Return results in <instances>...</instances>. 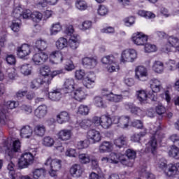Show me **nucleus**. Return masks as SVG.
I'll list each match as a JSON object with an SVG mask.
<instances>
[{"mask_svg":"<svg viewBox=\"0 0 179 179\" xmlns=\"http://www.w3.org/2000/svg\"><path fill=\"white\" fill-rule=\"evenodd\" d=\"M21 145L19 139L10 142V139H8L3 143L1 148L3 152H5L6 156H8L10 159L15 157V153L20 150Z\"/></svg>","mask_w":179,"mask_h":179,"instance_id":"1","label":"nucleus"},{"mask_svg":"<svg viewBox=\"0 0 179 179\" xmlns=\"http://www.w3.org/2000/svg\"><path fill=\"white\" fill-rule=\"evenodd\" d=\"M45 166H50L49 174L51 177H57V173L62 167V161L57 158L52 159L51 157H48L45 162Z\"/></svg>","mask_w":179,"mask_h":179,"instance_id":"2","label":"nucleus"},{"mask_svg":"<svg viewBox=\"0 0 179 179\" xmlns=\"http://www.w3.org/2000/svg\"><path fill=\"white\" fill-rule=\"evenodd\" d=\"M101 62L107 65L106 71L110 73L116 72V71H120V66L118 65V63L116 62L115 58L113 55L103 57L101 59Z\"/></svg>","mask_w":179,"mask_h":179,"instance_id":"3","label":"nucleus"},{"mask_svg":"<svg viewBox=\"0 0 179 179\" xmlns=\"http://www.w3.org/2000/svg\"><path fill=\"white\" fill-rule=\"evenodd\" d=\"M164 138V135L160 131L157 130L150 138L148 145L151 148V152L152 155H156L157 152V142H162V139Z\"/></svg>","mask_w":179,"mask_h":179,"instance_id":"4","label":"nucleus"},{"mask_svg":"<svg viewBox=\"0 0 179 179\" xmlns=\"http://www.w3.org/2000/svg\"><path fill=\"white\" fill-rule=\"evenodd\" d=\"M34 162V156L30 152H24L20 156V158L18 162V166L20 169H26L33 164Z\"/></svg>","mask_w":179,"mask_h":179,"instance_id":"5","label":"nucleus"},{"mask_svg":"<svg viewBox=\"0 0 179 179\" xmlns=\"http://www.w3.org/2000/svg\"><path fill=\"white\" fill-rule=\"evenodd\" d=\"M51 70L50 69V67L48 66H45L40 69V73L42 75V76H45L44 79H45L46 83L48 82V80H52V78L55 76H57V75H61L62 73H65V70L60 69V70H55L52 71L50 77H49L50 72Z\"/></svg>","mask_w":179,"mask_h":179,"instance_id":"6","label":"nucleus"},{"mask_svg":"<svg viewBox=\"0 0 179 179\" xmlns=\"http://www.w3.org/2000/svg\"><path fill=\"white\" fill-rule=\"evenodd\" d=\"M137 54L136 50L134 49L127 50L122 52L120 62H134L136 59Z\"/></svg>","mask_w":179,"mask_h":179,"instance_id":"7","label":"nucleus"},{"mask_svg":"<svg viewBox=\"0 0 179 179\" xmlns=\"http://www.w3.org/2000/svg\"><path fill=\"white\" fill-rule=\"evenodd\" d=\"M45 78L43 79L38 78L36 80H34L30 85L31 89H38L40 86H43V85H44L45 90L43 92H44L45 94H48V85L51 83V79L48 80V83L45 81Z\"/></svg>","mask_w":179,"mask_h":179,"instance_id":"8","label":"nucleus"},{"mask_svg":"<svg viewBox=\"0 0 179 179\" xmlns=\"http://www.w3.org/2000/svg\"><path fill=\"white\" fill-rule=\"evenodd\" d=\"M113 124H117V127L122 128V129H127L129 127V122L131 119L129 116H113Z\"/></svg>","mask_w":179,"mask_h":179,"instance_id":"9","label":"nucleus"},{"mask_svg":"<svg viewBox=\"0 0 179 179\" xmlns=\"http://www.w3.org/2000/svg\"><path fill=\"white\" fill-rule=\"evenodd\" d=\"M131 41L136 45H145L148 43V36L142 32L134 33L131 36Z\"/></svg>","mask_w":179,"mask_h":179,"instance_id":"10","label":"nucleus"},{"mask_svg":"<svg viewBox=\"0 0 179 179\" xmlns=\"http://www.w3.org/2000/svg\"><path fill=\"white\" fill-rule=\"evenodd\" d=\"M70 94L77 101H83L87 97V93L85 92V88L83 87H78L73 90Z\"/></svg>","mask_w":179,"mask_h":179,"instance_id":"11","label":"nucleus"},{"mask_svg":"<svg viewBox=\"0 0 179 179\" xmlns=\"http://www.w3.org/2000/svg\"><path fill=\"white\" fill-rule=\"evenodd\" d=\"M87 139L92 143H97L101 141V134L96 129H91L87 133Z\"/></svg>","mask_w":179,"mask_h":179,"instance_id":"12","label":"nucleus"},{"mask_svg":"<svg viewBox=\"0 0 179 179\" xmlns=\"http://www.w3.org/2000/svg\"><path fill=\"white\" fill-rule=\"evenodd\" d=\"M48 59V55L44 52L36 53L32 57V62L35 65H43Z\"/></svg>","mask_w":179,"mask_h":179,"instance_id":"13","label":"nucleus"},{"mask_svg":"<svg viewBox=\"0 0 179 179\" xmlns=\"http://www.w3.org/2000/svg\"><path fill=\"white\" fill-rule=\"evenodd\" d=\"M30 45L28 44H23L17 49V55L19 58H25L31 53Z\"/></svg>","mask_w":179,"mask_h":179,"instance_id":"14","label":"nucleus"},{"mask_svg":"<svg viewBox=\"0 0 179 179\" xmlns=\"http://www.w3.org/2000/svg\"><path fill=\"white\" fill-rule=\"evenodd\" d=\"M136 78L141 82H145L148 79V69L143 66H138L136 70Z\"/></svg>","mask_w":179,"mask_h":179,"instance_id":"15","label":"nucleus"},{"mask_svg":"<svg viewBox=\"0 0 179 179\" xmlns=\"http://www.w3.org/2000/svg\"><path fill=\"white\" fill-rule=\"evenodd\" d=\"M149 85L152 93H159L163 89L162 81L157 78H152L149 81Z\"/></svg>","mask_w":179,"mask_h":179,"instance_id":"16","label":"nucleus"},{"mask_svg":"<svg viewBox=\"0 0 179 179\" xmlns=\"http://www.w3.org/2000/svg\"><path fill=\"white\" fill-rule=\"evenodd\" d=\"M164 173L167 177H176V178H178L179 176L177 166L173 164H168L166 169Z\"/></svg>","mask_w":179,"mask_h":179,"instance_id":"17","label":"nucleus"},{"mask_svg":"<svg viewBox=\"0 0 179 179\" xmlns=\"http://www.w3.org/2000/svg\"><path fill=\"white\" fill-rule=\"evenodd\" d=\"M83 83L87 89H93L94 83H96V75L94 73H90L85 78Z\"/></svg>","mask_w":179,"mask_h":179,"instance_id":"18","label":"nucleus"},{"mask_svg":"<svg viewBox=\"0 0 179 179\" xmlns=\"http://www.w3.org/2000/svg\"><path fill=\"white\" fill-rule=\"evenodd\" d=\"M57 138L63 141H69L72 138V130L68 129L60 130L57 134Z\"/></svg>","mask_w":179,"mask_h":179,"instance_id":"19","label":"nucleus"},{"mask_svg":"<svg viewBox=\"0 0 179 179\" xmlns=\"http://www.w3.org/2000/svg\"><path fill=\"white\" fill-rule=\"evenodd\" d=\"M125 107L127 110H130V112L132 114L138 115V117H142L145 114V112H143V110H142V109H141L139 107H137L132 103H126Z\"/></svg>","mask_w":179,"mask_h":179,"instance_id":"20","label":"nucleus"},{"mask_svg":"<svg viewBox=\"0 0 179 179\" xmlns=\"http://www.w3.org/2000/svg\"><path fill=\"white\" fill-rule=\"evenodd\" d=\"M64 90L65 93H71L75 90V80L73 78H67L64 83Z\"/></svg>","mask_w":179,"mask_h":179,"instance_id":"21","label":"nucleus"},{"mask_svg":"<svg viewBox=\"0 0 179 179\" xmlns=\"http://www.w3.org/2000/svg\"><path fill=\"white\" fill-rule=\"evenodd\" d=\"M179 39L177 37L169 36L168 38V44L164 46V50L166 52H170L171 51V47H175L176 48L177 44H178Z\"/></svg>","mask_w":179,"mask_h":179,"instance_id":"22","label":"nucleus"},{"mask_svg":"<svg viewBox=\"0 0 179 179\" xmlns=\"http://www.w3.org/2000/svg\"><path fill=\"white\" fill-rule=\"evenodd\" d=\"M114 124L113 116L110 117L109 115H103L101 116V127L104 129H108Z\"/></svg>","mask_w":179,"mask_h":179,"instance_id":"23","label":"nucleus"},{"mask_svg":"<svg viewBox=\"0 0 179 179\" xmlns=\"http://www.w3.org/2000/svg\"><path fill=\"white\" fill-rule=\"evenodd\" d=\"M82 64L85 68H94L97 65V59L94 57H84L82 59Z\"/></svg>","mask_w":179,"mask_h":179,"instance_id":"24","label":"nucleus"},{"mask_svg":"<svg viewBox=\"0 0 179 179\" xmlns=\"http://www.w3.org/2000/svg\"><path fill=\"white\" fill-rule=\"evenodd\" d=\"M71 120L69 113L66 111L60 112L56 117V121L58 124H65Z\"/></svg>","mask_w":179,"mask_h":179,"instance_id":"25","label":"nucleus"},{"mask_svg":"<svg viewBox=\"0 0 179 179\" xmlns=\"http://www.w3.org/2000/svg\"><path fill=\"white\" fill-rule=\"evenodd\" d=\"M103 96L106 98V100H108V101H110L112 103H120V101H122L124 99L122 95L115 94L113 92L103 94Z\"/></svg>","mask_w":179,"mask_h":179,"instance_id":"26","label":"nucleus"},{"mask_svg":"<svg viewBox=\"0 0 179 179\" xmlns=\"http://www.w3.org/2000/svg\"><path fill=\"white\" fill-rule=\"evenodd\" d=\"M70 174L73 177L79 178L83 174V168L79 164H74L70 169Z\"/></svg>","mask_w":179,"mask_h":179,"instance_id":"27","label":"nucleus"},{"mask_svg":"<svg viewBox=\"0 0 179 179\" xmlns=\"http://www.w3.org/2000/svg\"><path fill=\"white\" fill-rule=\"evenodd\" d=\"M33 136V129L29 125L23 126L20 130L21 138L29 139Z\"/></svg>","mask_w":179,"mask_h":179,"instance_id":"28","label":"nucleus"},{"mask_svg":"<svg viewBox=\"0 0 179 179\" xmlns=\"http://www.w3.org/2000/svg\"><path fill=\"white\" fill-rule=\"evenodd\" d=\"M79 44H80V37L78 34H73L70 37L69 39V45L72 48V50H76L78 47H79Z\"/></svg>","mask_w":179,"mask_h":179,"instance_id":"29","label":"nucleus"},{"mask_svg":"<svg viewBox=\"0 0 179 179\" xmlns=\"http://www.w3.org/2000/svg\"><path fill=\"white\" fill-rule=\"evenodd\" d=\"M51 57L53 59V60L50 61L52 64H61V62L65 59L64 55L59 51L52 52Z\"/></svg>","mask_w":179,"mask_h":179,"instance_id":"30","label":"nucleus"},{"mask_svg":"<svg viewBox=\"0 0 179 179\" xmlns=\"http://www.w3.org/2000/svg\"><path fill=\"white\" fill-rule=\"evenodd\" d=\"M48 108L45 105L39 106L35 110V115L37 118H44L45 115H47Z\"/></svg>","mask_w":179,"mask_h":179,"instance_id":"31","label":"nucleus"},{"mask_svg":"<svg viewBox=\"0 0 179 179\" xmlns=\"http://www.w3.org/2000/svg\"><path fill=\"white\" fill-rule=\"evenodd\" d=\"M93 103L98 108H107V104L103 99V96H96L94 98Z\"/></svg>","mask_w":179,"mask_h":179,"instance_id":"32","label":"nucleus"},{"mask_svg":"<svg viewBox=\"0 0 179 179\" xmlns=\"http://www.w3.org/2000/svg\"><path fill=\"white\" fill-rule=\"evenodd\" d=\"M49 99L52 101H59L62 97V94L59 90H53L52 92L48 93Z\"/></svg>","mask_w":179,"mask_h":179,"instance_id":"33","label":"nucleus"},{"mask_svg":"<svg viewBox=\"0 0 179 179\" xmlns=\"http://www.w3.org/2000/svg\"><path fill=\"white\" fill-rule=\"evenodd\" d=\"M16 13H17V10H15L13 15L16 19H19L20 16H22L23 19H31V14L33 13H31L30 10H25L23 11L22 14H21L20 12H19L17 15Z\"/></svg>","mask_w":179,"mask_h":179,"instance_id":"34","label":"nucleus"},{"mask_svg":"<svg viewBox=\"0 0 179 179\" xmlns=\"http://www.w3.org/2000/svg\"><path fill=\"white\" fill-rule=\"evenodd\" d=\"M152 71L156 73H163L164 71V64L160 61H156L152 65Z\"/></svg>","mask_w":179,"mask_h":179,"instance_id":"35","label":"nucleus"},{"mask_svg":"<svg viewBox=\"0 0 179 179\" xmlns=\"http://www.w3.org/2000/svg\"><path fill=\"white\" fill-rule=\"evenodd\" d=\"M45 126L43 124H37L34 129V134L36 136H44L45 134Z\"/></svg>","mask_w":179,"mask_h":179,"instance_id":"36","label":"nucleus"},{"mask_svg":"<svg viewBox=\"0 0 179 179\" xmlns=\"http://www.w3.org/2000/svg\"><path fill=\"white\" fill-rule=\"evenodd\" d=\"M114 145L117 148H124V146H127L128 145V141H127V138L124 136H121L120 137L115 139Z\"/></svg>","mask_w":179,"mask_h":179,"instance_id":"37","label":"nucleus"},{"mask_svg":"<svg viewBox=\"0 0 179 179\" xmlns=\"http://www.w3.org/2000/svg\"><path fill=\"white\" fill-rule=\"evenodd\" d=\"M111 148H113L111 143L104 141L99 145V150L100 153H106L107 152H110Z\"/></svg>","mask_w":179,"mask_h":179,"instance_id":"38","label":"nucleus"},{"mask_svg":"<svg viewBox=\"0 0 179 179\" xmlns=\"http://www.w3.org/2000/svg\"><path fill=\"white\" fill-rule=\"evenodd\" d=\"M35 47L39 50V51H44V50L48 47V43L45 40L38 39L36 41Z\"/></svg>","mask_w":179,"mask_h":179,"instance_id":"39","label":"nucleus"},{"mask_svg":"<svg viewBox=\"0 0 179 179\" xmlns=\"http://www.w3.org/2000/svg\"><path fill=\"white\" fill-rule=\"evenodd\" d=\"M122 157V155L117 154L115 152H111L109 155L110 163H113V164H118V163L121 162Z\"/></svg>","mask_w":179,"mask_h":179,"instance_id":"40","label":"nucleus"},{"mask_svg":"<svg viewBox=\"0 0 179 179\" xmlns=\"http://www.w3.org/2000/svg\"><path fill=\"white\" fill-rule=\"evenodd\" d=\"M56 47L58 50H64V48L68 47V40L65 38H59L56 41Z\"/></svg>","mask_w":179,"mask_h":179,"instance_id":"41","label":"nucleus"},{"mask_svg":"<svg viewBox=\"0 0 179 179\" xmlns=\"http://www.w3.org/2000/svg\"><path fill=\"white\" fill-rule=\"evenodd\" d=\"M32 174H33V178L38 179L45 176V169L43 168L34 169L32 171Z\"/></svg>","mask_w":179,"mask_h":179,"instance_id":"42","label":"nucleus"},{"mask_svg":"<svg viewBox=\"0 0 179 179\" xmlns=\"http://www.w3.org/2000/svg\"><path fill=\"white\" fill-rule=\"evenodd\" d=\"M168 166L167 161L164 159H159L156 165L157 170H159V171H164V173L166 171Z\"/></svg>","mask_w":179,"mask_h":179,"instance_id":"43","label":"nucleus"},{"mask_svg":"<svg viewBox=\"0 0 179 179\" xmlns=\"http://www.w3.org/2000/svg\"><path fill=\"white\" fill-rule=\"evenodd\" d=\"M169 155L173 159H179V148L176 145H172L171 150L169 152Z\"/></svg>","mask_w":179,"mask_h":179,"instance_id":"44","label":"nucleus"},{"mask_svg":"<svg viewBox=\"0 0 179 179\" xmlns=\"http://www.w3.org/2000/svg\"><path fill=\"white\" fill-rule=\"evenodd\" d=\"M62 29V27L61 26V24L59 22H57L55 24H53L52 25V28L50 29V34L52 36H55V34H57L61 31Z\"/></svg>","mask_w":179,"mask_h":179,"instance_id":"45","label":"nucleus"},{"mask_svg":"<svg viewBox=\"0 0 179 179\" xmlns=\"http://www.w3.org/2000/svg\"><path fill=\"white\" fill-rule=\"evenodd\" d=\"M10 27L11 30L14 31V33H17V31L20 30V20H19L17 18V20H13Z\"/></svg>","mask_w":179,"mask_h":179,"instance_id":"46","label":"nucleus"},{"mask_svg":"<svg viewBox=\"0 0 179 179\" xmlns=\"http://www.w3.org/2000/svg\"><path fill=\"white\" fill-rule=\"evenodd\" d=\"M31 19L33 20V22L38 23V22H41L43 20V13L38 11H34L31 13Z\"/></svg>","mask_w":179,"mask_h":179,"instance_id":"47","label":"nucleus"},{"mask_svg":"<svg viewBox=\"0 0 179 179\" xmlns=\"http://www.w3.org/2000/svg\"><path fill=\"white\" fill-rule=\"evenodd\" d=\"M54 138L50 136H45L43 138L42 144L43 146H46L47 148H51V146H54Z\"/></svg>","mask_w":179,"mask_h":179,"instance_id":"48","label":"nucleus"},{"mask_svg":"<svg viewBox=\"0 0 179 179\" xmlns=\"http://www.w3.org/2000/svg\"><path fill=\"white\" fill-rule=\"evenodd\" d=\"M20 72L22 75H30V73H31V66L28 64L22 65L20 66Z\"/></svg>","mask_w":179,"mask_h":179,"instance_id":"49","label":"nucleus"},{"mask_svg":"<svg viewBox=\"0 0 179 179\" xmlns=\"http://www.w3.org/2000/svg\"><path fill=\"white\" fill-rule=\"evenodd\" d=\"M134 162V159H131L129 158L126 159L124 155H122V157L120 158V163L127 167H133Z\"/></svg>","mask_w":179,"mask_h":179,"instance_id":"50","label":"nucleus"},{"mask_svg":"<svg viewBox=\"0 0 179 179\" xmlns=\"http://www.w3.org/2000/svg\"><path fill=\"white\" fill-rule=\"evenodd\" d=\"M78 159L82 164H87V163H90V156L87 154H80L78 155Z\"/></svg>","mask_w":179,"mask_h":179,"instance_id":"51","label":"nucleus"},{"mask_svg":"<svg viewBox=\"0 0 179 179\" xmlns=\"http://www.w3.org/2000/svg\"><path fill=\"white\" fill-rule=\"evenodd\" d=\"M166 69L171 71H176L177 69V64L176 63V61L169 59L166 62Z\"/></svg>","mask_w":179,"mask_h":179,"instance_id":"52","label":"nucleus"},{"mask_svg":"<svg viewBox=\"0 0 179 179\" xmlns=\"http://www.w3.org/2000/svg\"><path fill=\"white\" fill-rule=\"evenodd\" d=\"M137 99L139 101H146L148 100V94L145 90L137 91Z\"/></svg>","mask_w":179,"mask_h":179,"instance_id":"53","label":"nucleus"},{"mask_svg":"<svg viewBox=\"0 0 179 179\" xmlns=\"http://www.w3.org/2000/svg\"><path fill=\"white\" fill-rule=\"evenodd\" d=\"M155 110L156 114H157L158 115H163V114H164L166 111V107L163 106V104L162 103L157 105L155 106Z\"/></svg>","mask_w":179,"mask_h":179,"instance_id":"54","label":"nucleus"},{"mask_svg":"<svg viewBox=\"0 0 179 179\" xmlns=\"http://www.w3.org/2000/svg\"><path fill=\"white\" fill-rule=\"evenodd\" d=\"M76 6L80 10H85V9H87V3H86V1L83 0L77 1L76 3Z\"/></svg>","mask_w":179,"mask_h":179,"instance_id":"55","label":"nucleus"},{"mask_svg":"<svg viewBox=\"0 0 179 179\" xmlns=\"http://www.w3.org/2000/svg\"><path fill=\"white\" fill-rule=\"evenodd\" d=\"M78 113L81 115H87L89 114V107L85 105H80L78 107Z\"/></svg>","mask_w":179,"mask_h":179,"instance_id":"56","label":"nucleus"},{"mask_svg":"<svg viewBox=\"0 0 179 179\" xmlns=\"http://www.w3.org/2000/svg\"><path fill=\"white\" fill-rule=\"evenodd\" d=\"M19 106V103L16 102L15 101H8L5 103V106L8 109V110H13V108H16Z\"/></svg>","mask_w":179,"mask_h":179,"instance_id":"57","label":"nucleus"},{"mask_svg":"<svg viewBox=\"0 0 179 179\" xmlns=\"http://www.w3.org/2000/svg\"><path fill=\"white\" fill-rule=\"evenodd\" d=\"M126 155L128 159L134 161L135 159L136 158V152L132 149H128L126 151Z\"/></svg>","mask_w":179,"mask_h":179,"instance_id":"58","label":"nucleus"},{"mask_svg":"<svg viewBox=\"0 0 179 179\" xmlns=\"http://www.w3.org/2000/svg\"><path fill=\"white\" fill-rule=\"evenodd\" d=\"M91 122L92 125H94V127H101V116H94Z\"/></svg>","mask_w":179,"mask_h":179,"instance_id":"59","label":"nucleus"},{"mask_svg":"<svg viewBox=\"0 0 179 179\" xmlns=\"http://www.w3.org/2000/svg\"><path fill=\"white\" fill-rule=\"evenodd\" d=\"M92 120H84L80 123V127L83 128V129H87L92 127Z\"/></svg>","mask_w":179,"mask_h":179,"instance_id":"60","label":"nucleus"},{"mask_svg":"<svg viewBox=\"0 0 179 179\" xmlns=\"http://www.w3.org/2000/svg\"><path fill=\"white\" fill-rule=\"evenodd\" d=\"M77 148L78 149H86V148H89V141L84 140L78 142Z\"/></svg>","mask_w":179,"mask_h":179,"instance_id":"61","label":"nucleus"},{"mask_svg":"<svg viewBox=\"0 0 179 179\" xmlns=\"http://www.w3.org/2000/svg\"><path fill=\"white\" fill-rule=\"evenodd\" d=\"M85 76L86 73H85V70H77L75 73V76L78 80H82Z\"/></svg>","mask_w":179,"mask_h":179,"instance_id":"62","label":"nucleus"},{"mask_svg":"<svg viewBox=\"0 0 179 179\" xmlns=\"http://www.w3.org/2000/svg\"><path fill=\"white\" fill-rule=\"evenodd\" d=\"M156 50H157L156 45H152L150 43L145 44V52H155Z\"/></svg>","mask_w":179,"mask_h":179,"instance_id":"63","label":"nucleus"},{"mask_svg":"<svg viewBox=\"0 0 179 179\" xmlns=\"http://www.w3.org/2000/svg\"><path fill=\"white\" fill-rule=\"evenodd\" d=\"M65 155L66 156H69V157H76L78 156V152L75 149L69 148L67 149Z\"/></svg>","mask_w":179,"mask_h":179,"instance_id":"64","label":"nucleus"}]
</instances>
